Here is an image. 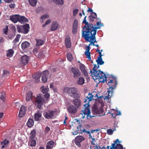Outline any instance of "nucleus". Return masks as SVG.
I'll return each mask as SVG.
<instances>
[{
  "instance_id": "35",
  "label": "nucleus",
  "mask_w": 149,
  "mask_h": 149,
  "mask_svg": "<svg viewBox=\"0 0 149 149\" xmlns=\"http://www.w3.org/2000/svg\"><path fill=\"white\" fill-rule=\"evenodd\" d=\"M98 64L102 65L104 63V62L102 60V58H97V59L96 60Z\"/></svg>"
},
{
  "instance_id": "31",
  "label": "nucleus",
  "mask_w": 149,
  "mask_h": 149,
  "mask_svg": "<svg viewBox=\"0 0 149 149\" xmlns=\"http://www.w3.org/2000/svg\"><path fill=\"white\" fill-rule=\"evenodd\" d=\"M42 117V114L38 112L37 113L35 114L34 119L36 121H38L41 120L40 118Z\"/></svg>"
},
{
  "instance_id": "50",
  "label": "nucleus",
  "mask_w": 149,
  "mask_h": 149,
  "mask_svg": "<svg viewBox=\"0 0 149 149\" xmlns=\"http://www.w3.org/2000/svg\"><path fill=\"white\" fill-rule=\"evenodd\" d=\"M44 96L45 98L48 99L49 98L50 95L48 93H45Z\"/></svg>"
},
{
  "instance_id": "58",
  "label": "nucleus",
  "mask_w": 149,
  "mask_h": 149,
  "mask_svg": "<svg viewBox=\"0 0 149 149\" xmlns=\"http://www.w3.org/2000/svg\"><path fill=\"white\" fill-rule=\"evenodd\" d=\"M50 130V128L48 127L47 126L46 127V129H45V131L46 132H48Z\"/></svg>"
},
{
  "instance_id": "7",
  "label": "nucleus",
  "mask_w": 149,
  "mask_h": 149,
  "mask_svg": "<svg viewBox=\"0 0 149 149\" xmlns=\"http://www.w3.org/2000/svg\"><path fill=\"white\" fill-rule=\"evenodd\" d=\"M29 26L28 24L24 25L17 26V29L18 32L24 34H26L29 31Z\"/></svg>"
},
{
  "instance_id": "48",
  "label": "nucleus",
  "mask_w": 149,
  "mask_h": 149,
  "mask_svg": "<svg viewBox=\"0 0 149 149\" xmlns=\"http://www.w3.org/2000/svg\"><path fill=\"white\" fill-rule=\"evenodd\" d=\"M96 52H98L99 54V56L98 58H102V54L101 52H100V50L98 48H97Z\"/></svg>"
},
{
  "instance_id": "10",
  "label": "nucleus",
  "mask_w": 149,
  "mask_h": 149,
  "mask_svg": "<svg viewBox=\"0 0 149 149\" xmlns=\"http://www.w3.org/2000/svg\"><path fill=\"white\" fill-rule=\"evenodd\" d=\"M103 112V110L102 108H98L97 107H95L93 108L92 112L94 115L98 114L97 115L100 116H102V114Z\"/></svg>"
},
{
  "instance_id": "60",
  "label": "nucleus",
  "mask_w": 149,
  "mask_h": 149,
  "mask_svg": "<svg viewBox=\"0 0 149 149\" xmlns=\"http://www.w3.org/2000/svg\"><path fill=\"white\" fill-rule=\"evenodd\" d=\"M87 12H91V13H94V12H93V10L91 9L90 8H88V9L87 10Z\"/></svg>"
},
{
  "instance_id": "24",
  "label": "nucleus",
  "mask_w": 149,
  "mask_h": 149,
  "mask_svg": "<svg viewBox=\"0 0 149 149\" xmlns=\"http://www.w3.org/2000/svg\"><path fill=\"white\" fill-rule=\"evenodd\" d=\"M54 144V142L52 140L49 141L47 143L46 146V149H52Z\"/></svg>"
},
{
  "instance_id": "13",
  "label": "nucleus",
  "mask_w": 149,
  "mask_h": 149,
  "mask_svg": "<svg viewBox=\"0 0 149 149\" xmlns=\"http://www.w3.org/2000/svg\"><path fill=\"white\" fill-rule=\"evenodd\" d=\"M77 108L74 105H72L69 106L67 108L68 111L69 113L72 115L75 114L77 112Z\"/></svg>"
},
{
  "instance_id": "61",
  "label": "nucleus",
  "mask_w": 149,
  "mask_h": 149,
  "mask_svg": "<svg viewBox=\"0 0 149 149\" xmlns=\"http://www.w3.org/2000/svg\"><path fill=\"white\" fill-rule=\"evenodd\" d=\"M78 133V132H77V131H74V132H72V134H73V135H77Z\"/></svg>"
},
{
  "instance_id": "51",
  "label": "nucleus",
  "mask_w": 149,
  "mask_h": 149,
  "mask_svg": "<svg viewBox=\"0 0 149 149\" xmlns=\"http://www.w3.org/2000/svg\"><path fill=\"white\" fill-rule=\"evenodd\" d=\"M96 64L94 65V66L93 69V71H92V73H95V72H96L97 70L96 69Z\"/></svg>"
},
{
  "instance_id": "15",
  "label": "nucleus",
  "mask_w": 149,
  "mask_h": 149,
  "mask_svg": "<svg viewBox=\"0 0 149 149\" xmlns=\"http://www.w3.org/2000/svg\"><path fill=\"white\" fill-rule=\"evenodd\" d=\"M49 74V72L48 70H46L43 72L42 75V81L43 83H45L47 81V76Z\"/></svg>"
},
{
  "instance_id": "1",
  "label": "nucleus",
  "mask_w": 149,
  "mask_h": 149,
  "mask_svg": "<svg viewBox=\"0 0 149 149\" xmlns=\"http://www.w3.org/2000/svg\"><path fill=\"white\" fill-rule=\"evenodd\" d=\"M86 16L85 17L83 22V23L85 24V25L83 28L82 37L84 38L86 41L90 42V43L86 48L85 53V55L88 54H90L89 52L90 46L91 44L94 46V43L96 42L95 35L96 34L97 30L100 29L101 27L103 26L102 23L99 22H97L95 26H93L91 24H88V22H87L86 20Z\"/></svg>"
},
{
  "instance_id": "55",
  "label": "nucleus",
  "mask_w": 149,
  "mask_h": 149,
  "mask_svg": "<svg viewBox=\"0 0 149 149\" xmlns=\"http://www.w3.org/2000/svg\"><path fill=\"white\" fill-rule=\"evenodd\" d=\"M117 139H118V142H117V143H115V146H117V144H120V143H121V142H122V141H119V140L118 139H116L115 141H114V143H115V142L116 141V140H117Z\"/></svg>"
},
{
  "instance_id": "11",
  "label": "nucleus",
  "mask_w": 149,
  "mask_h": 149,
  "mask_svg": "<svg viewBox=\"0 0 149 149\" xmlns=\"http://www.w3.org/2000/svg\"><path fill=\"white\" fill-rule=\"evenodd\" d=\"M30 58L26 55H24L21 58V63L22 66L26 65L29 62Z\"/></svg>"
},
{
  "instance_id": "4",
  "label": "nucleus",
  "mask_w": 149,
  "mask_h": 149,
  "mask_svg": "<svg viewBox=\"0 0 149 149\" xmlns=\"http://www.w3.org/2000/svg\"><path fill=\"white\" fill-rule=\"evenodd\" d=\"M109 86V88L111 89L110 91H108V95L106 96V98L109 99L112 96V94L113 93V91L116 88L117 84V81L116 79H115L113 80L110 79L108 81L107 84Z\"/></svg>"
},
{
  "instance_id": "12",
  "label": "nucleus",
  "mask_w": 149,
  "mask_h": 149,
  "mask_svg": "<svg viewBox=\"0 0 149 149\" xmlns=\"http://www.w3.org/2000/svg\"><path fill=\"white\" fill-rule=\"evenodd\" d=\"M54 111L52 110H50L44 113V116L46 119H49L53 118L54 116Z\"/></svg>"
},
{
  "instance_id": "14",
  "label": "nucleus",
  "mask_w": 149,
  "mask_h": 149,
  "mask_svg": "<svg viewBox=\"0 0 149 149\" xmlns=\"http://www.w3.org/2000/svg\"><path fill=\"white\" fill-rule=\"evenodd\" d=\"M84 138L81 136H77L75 139L74 142L79 147L81 146L80 143L84 140Z\"/></svg>"
},
{
  "instance_id": "2",
  "label": "nucleus",
  "mask_w": 149,
  "mask_h": 149,
  "mask_svg": "<svg viewBox=\"0 0 149 149\" xmlns=\"http://www.w3.org/2000/svg\"><path fill=\"white\" fill-rule=\"evenodd\" d=\"M93 96H94L92 95V93H89L88 96L86 97V99L84 101L86 103L84 105L85 109L84 110L81 111L80 113L82 115L83 118L85 117L86 115L87 119H89L92 117L96 116H91L90 115L91 111L89 103V102L91 101L93 99Z\"/></svg>"
},
{
  "instance_id": "21",
  "label": "nucleus",
  "mask_w": 149,
  "mask_h": 149,
  "mask_svg": "<svg viewBox=\"0 0 149 149\" xmlns=\"http://www.w3.org/2000/svg\"><path fill=\"white\" fill-rule=\"evenodd\" d=\"M65 43L66 47L68 48H70L71 47V43L70 38L69 36H66V38L65 40Z\"/></svg>"
},
{
  "instance_id": "45",
  "label": "nucleus",
  "mask_w": 149,
  "mask_h": 149,
  "mask_svg": "<svg viewBox=\"0 0 149 149\" xmlns=\"http://www.w3.org/2000/svg\"><path fill=\"white\" fill-rule=\"evenodd\" d=\"M107 134L109 135H111L113 134V131L112 129H108L107 131Z\"/></svg>"
},
{
  "instance_id": "56",
  "label": "nucleus",
  "mask_w": 149,
  "mask_h": 149,
  "mask_svg": "<svg viewBox=\"0 0 149 149\" xmlns=\"http://www.w3.org/2000/svg\"><path fill=\"white\" fill-rule=\"evenodd\" d=\"M1 99L3 101H4L5 100V97L4 96L3 94H2L1 95V97H0Z\"/></svg>"
},
{
  "instance_id": "40",
  "label": "nucleus",
  "mask_w": 149,
  "mask_h": 149,
  "mask_svg": "<svg viewBox=\"0 0 149 149\" xmlns=\"http://www.w3.org/2000/svg\"><path fill=\"white\" fill-rule=\"evenodd\" d=\"M41 75V74L40 73H36L33 76V77H34L35 79H38L40 78Z\"/></svg>"
},
{
  "instance_id": "59",
  "label": "nucleus",
  "mask_w": 149,
  "mask_h": 149,
  "mask_svg": "<svg viewBox=\"0 0 149 149\" xmlns=\"http://www.w3.org/2000/svg\"><path fill=\"white\" fill-rule=\"evenodd\" d=\"M33 52L35 55H36V54H37L38 53V52L37 51V49L36 48L33 49Z\"/></svg>"
},
{
  "instance_id": "8",
  "label": "nucleus",
  "mask_w": 149,
  "mask_h": 149,
  "mask_svg": "<svg viewBox=\"0 0 149 149\" xmlns=\"http://www.w3.org/2000/svg\"><path fill=\"white\" fill-rule=\"evenodd\" d=\"M70 72L73 77L75 79H78L80 77L81 74V72L79 69L76 67L72 68Z\"/></svg>"
},
{
  "instance_id": "46",
  "label": "nucleus",
  "mask_w": 149,
  "mask_h": 149,
  "mask_svg": "<svg viewBox=\"0 0 149 149\" xmlns=\"http://www.w3.org/2000/svg\"><path fill=\"white\" fill-rule=\"evenodd\" d=\"M49 91V88H46L45 89L42 90V92L43 94L45 93L48 92Z\"/></svg>"
},
{
  "instance_id": "34",
  "label": "nucleus",
  "mask_w": 149,
  "mask_h": 149,
  "mask_svg": "<svg viewBox=\"0 0 149 149\" xmlns=\"http://www.w3.org/2000/svg\"><path fill=\"white\" fill-rule=\"evenodd\" d=\"M36 131L34 130L31 131L30 133V139H33L34 138L36 135Z\"/></svg>"
},
{
  "instance_id": "30",
  "label": "nucleus",
  "mask_w": 149,
  "mask_h": 149,
  "mask_svg": "<svg viewBox=\"0 0 149 149\" xmlns=\"http://www.w3.org/2000/svg\"><path fill=\"white\" fill-rule=\"evenodd\" d=\"M30 44L27 42H23L22 44V47L23 50H24L29 47V46Z\"/></svg>"
},
{
  "instance_id": "23",
  "label": "nucleus",
  "mask_w": 149,
  "mask_h": 149,
  "mask_svg": "<svg viewBox=\"0 0 149 149\" xmlns=\"http://www.w3.org/2000/svg\"><path fill=\"white\" fill-rule=\"evenodd\" d=\"M19 15H12L10 17V20L13 22L15 23L18 22Z\"/></svg>"
},
{
  "instance_id": "5",
  "label": "nucleus",
  "mask_w": 149,
  "mask_h": 149,
  "mask_svg": "<svg viewBox=\"0 0 149 149\" xmlns=\"http://www.w3.org/2000/svg\"><path fill=\"white\" fill-rule=\"evenodd\" d=\"M67 92L69 96L74 98L79 99L80 98V96L76 88L73 87L69 88L67 89Z\"/></svg>"
},
{
  "instance_id": "62",
  "label": "nucleus",
  "mask_w": 149,
  "mask_h": 149,
  "mask_svg": "<svg viewBox=\"0 0 149 149\" xmlns=\"http://www.w3.org/2000/svg\"><path fill=\"white\" fill-rule=\"evenodd\" d=\"M121 113L120 111H117L116 113V115H121Z\"/></svg>"
},
{
  "instance_id": "54",
  "label": "nucleus",
  "mask_w": 149,
  "mask_h": 149,
  "mask_svg": "<svg viewBox=\"0 0 149 149\" xmlns=\"http://www.w3.org/2000/svg\"><path fill=\"white\" fill-rule=\"evenodd\" d=\"M15 6L16 5L14 3H10V8H14L15 7Z\"/></svg>"
},
{
  "instance_id": "39",
  "label": "nucleus",
  "mask_w": 149,
  "mask_h": 149,
  "mask_svg": "<svg viewBox=\"0 0 149 149\" xmlns=\"http://www.w3.org/2000/svg\"><path fill=\"white\" fill-rule=\"evenodd\" d=\"M36 57L40 58L43 57L44 56L43 52H40L38 53H37V54H36Z\"/></svg>"
},
{
  "instance_id": "6",
  "label": "nucleus",
  "mask_w": 149,
  "mask_h": 149,
  "mask_svg": "<svg viewBox=\"0 0 149 149\" xmlns=\"http://www.w3.org/2000/svg\"><path fill=\"white\" fill-rule=\"evenodd\" d=\"M34 102L36 103L35 104L37 107L39 109H40L45 102V100L40 94H38L37 95Z\"/></svg>"
},
{
  "instance_id": "3",
  "label": "nucleus",
  "mask_w": 149,
  "mask_h": 149,
  "mask_svg": "<svg viewBox=\"0 0 149 149\" xmlns=\"http://www.w3.org/2000/svg\"><path fill=\"white\" fill-rule=\"evenodd\" d=\"M90 73H91V76L95 77V79H99V82L104 83L107 81L105 74L102 71L100 70L97 71L96 72H95L94 73H92V71L91 70Z\"/></svg>"
},
{
  "instance_id": "57",
  "label": "nucleus",
  "mask_w": 149,
  "mask_h": 149,
  "mask_svg": "<svg viewBox=\"0 0 149 149\" xmlns=\"http://www.w3.org/2000/svg\"><path fill=\"white\" fill-rule=\"evenodd\" d=\"M11 29L14 32L16 31V28L15 26L13 25H11Z\"/></svg>"
},
{
  "instance_id": "64",
  "label": "nucleus",
  "mask_w": 149,
  "mask_h": 149,
  "mask_svg": "<svg viewBox=\"0 0 149 149\" xmlns=\"http://www.w3.org/2000/svg\"><path fill=\"white\" fill-rule=\"evenodd\" d=\"M81 125H79V126L77 127L78 130H80V129H81L80 128H81Z\"/></svg>"
},
{
  "instance_id": "9",
  "label": "nucleus",
  "mask_w": 149,
  "mask_h": 149,
  "mask_svg": "<svg viewBox=\"0 0 149 149\" xmlns=\"http://www.w3.org/2000/svg\"><path fill=\"white\" fill-rule=\"evenodd\" d=\"M89 18L88 21L89 22H93L95 19H96L97 20H98V19L99 20L98 21H97V22H100V23H102L101 22L100 20L99 19V18H97V14L95 13H91L90 15L88 17ZM88 24H91V23H88ZM94 26H95V25L97 24H95L94 25L93 24L91 23Z\"/></svg>"
},
{
  "instance_id": "20",
  "label": "nucleus",
  "mask_w": 149,
  "mask_h": 149,
  "mask_svg": "<svg viewBox=\"0 0 149 149\" xmlns=\"http://www.w3.org/2000/svg\"><path fill=\"white\" fill-rule=\"evenodd\" d=\"M72 103L76 107L77 109L79 108L81 104V100L79 99H74L72 101Z\"/></svg>"
},
{
  "instance_id": "26",
  "label": "nucleus",
  "mask_w": 149,
  "mask_h": 149,
  "mask_svg": "<svg viewBox=\"0 0 149 149\" xmlns=\"http://www.w3.org/2000/svg\"><path fill=\"white\" fill-rule=\"evenodd\" d=\"M32 93L31 91H29L26 94V100L29 101L32 100Z\"/></svg>"
},
{
  "instance_id": "22",
  "label": "nucleus",
  "mask_w": 149,
  "mask_h": 149,
  "mask_svg": "<svg viewBox=\"0 0 149 149\" xmlns=\"http://www.w3.org/2000/svg\"><path fill=\"white\" fill-rule=\"evenodd\" d=\"M58 24L56 21H53L52 22V25L51 28V30L52 31H54L56 30L58 28Z\"/></svg>"
},
{
  "instance_id": "63",
  "label": "nucleus",
  "mask_w": 149,
  "mask_h": 149,
  "mask_svg": "<svg viewBox=\"0 0 149 149\" xmlns=\"http://www.w3.org/2000/svg\"><path fill=\"white\" fill-rule=\"evenodd\" d=\"M3 113L2 112H1L0 113V119L3 116Z\"/></svg>"
},
{
  "instance_id": "38",
  "label": "nucleus",
  "mask_w": 149,
  "mask_h": 149,
  "mask_svg": "<svg viewBox=\"0 0 149 149\" xmlns=\"http://www.w3.org/2000/svg\"><path fill=\"white\" fill-rule=\"evenodd\" d=\"M67 58L68 61H72L73 58L72 54L70 53H68L67 55Z\"/></svg>"
},
{
  "instance_id": "19",
  "label": "nucleus",
  "mask_w": 149,
  "mask_h": 149,
  "mask_svg": "<svg viewBox=\"0 0 149 149\" xmlns=\"http://www.w3.org/2000/svg\"><path fill=\"white\" fill-rule=\"evenodd\" d=\"M118 140L117 139L115 142V143L112 144L111 147L110 148V149H123V146L121 144H119L117 145L116 146H115V143H116L117 142H118Z\"/></svg>"
},
{
  "instance_id": "43",
  "label": "nucleus",
  "mask_w": 149,
  "mask_h": 149,
  "mask_svg": "<svg viewBox=\"0 0 149 149\" xmlns=\"http://www.w3.org/2000/svg\"><path fill=\"white\" fill-rule=\"evenodd\" d=\"M52 20L51 19H48L45 22V24L42 25V27H44L45 26V25L49 24L51 22Z\"/></svg>"
},
{
  "instance_id": "17",
  "label": "nucleus",
  "mask_w": 149,
  "mask_h": 149,
  "mask_svg": "<svg viewBox=\"0 0 149 149\" xmlns=\"http://www.w3.org/2000/svg\"><path fill=\"white\" fill-rule=\"evenodd\" d=\"M79 68L81 71L85 76L87 77L88 76V73L87 70H86V67L84 65L81 64L79 65Z\"/></svg>"
},
{
  "instance_id": "44",
  "label": "nucleus",
  "mask_w": 149,
  "mask_h": 149,
  "mask_svg": "<svg viewBox=\"0 0 149 149\" xmlns=\"http://www.w3.org/2000/svg\"><path fill=\"white\" fill-rule=\"evenodd\" d=\"M20 35L18 34L15 40H13L14 42H17L19 41V38L20 37Z\"/></svg>"
},
{
  "instance_id": "49",
  "label": "nucleus",
  "mask_w": 149,
  "mask_h": 149,
  "mask_svg": "<svg viewBox=\"0 0 149 149\" xmlns=\"http://www.w3.org/2000/svg\"><path fill=\"white\" fill-rule=\"evenodd\" d=\"M79 11V10L77 9H75L73 10V15L74 16L76 15L77 14V13Z\"/></svg>"
},
{
  "instance_id": "18",
  "label": "nucleus",
  "mask_w": 149,
  "mask_h": 149,
  "mask_svg": "<svg viewBox=\"0 0 149 149\" xmlns=\"http://www.w3.org/2000/svg\"><path fill=\"white\" fill-rule=\"evenodd\" d=\"M26 110V108L24 105H22L19 110V116L21 117H23L25 113V111Z\"/></svg>"
},
{
  "instance_id": "41",
  "label": "nucleus",
  "mask_w": 149,
  "mask_h": 149,
  "mask_svg": "<svg viewBox=\"0 0 149 149\" xmlns=\"http://www.w3.org/2000/svg\"><path fill=\"white\" fill-rule=\"evenodd\" d=\"M8 25H6L5 26V27L3 28V33L6 35H7V33L8 32Z\"/></svg>"
},
{
  "instance_id": "47",
  "label": "nucleus",
  "mask_w": 149,
  "mask_h": 149,
  "mask_svg": "<svg viewBox=\"0 0 149 149\" xmlns=\"http://www.w3.org/2000/svg\"><path fill=\"white\" fill-rule=\"evenodd\" d=\"M49 17V15H48L46 14H45V15H43L41 17V19L43 20V19H45L46 18H48Z\"/></svg>"
},
{
  "instance_id": "37",
  "label": "nucleus",
  "mask_w": 149,
  "mask_h": 149,
  "mask_svg": "<svg viewBox=\"0 0 149 149\" xmlns=\"http://www.w3.org/2000/svg\"><path fill=\"white\" fill-rule=\"evenodd\" d=\"M37 43L36 45L37 46H40L43 44V41L42 40H36Z\"/></svg>"
},
{
  "instance_id": "16",
  "label": "nucleus",
  "mask_w": 149,
  "mask_h": 149,
  "mask_svg": "<svg viewBox=\"0 0 149 149\" xmlns=\"http://www.w3.org/2000/svg\"><path fill=\"white\" fill-rule=\"evenodd\" d=\"M78 22L77 19H75L73 23L72 33L75 34L77 32L78 29Z\"/></svg>"
},
{
  "instance_id": "32",
  "label": "nucleus",
  "mask_w": 149,
  "mask_h": 149,
  "mask_svg": "<svg viewBox=\"0 0 149 149\" xmlns=\"http://www.w3.org/2000/svg\"><path fill=\"white\" fill-rule=\"evenodd\" d=\"M36 144V140L33 139H31L29 142V144L31 147L34 146Z\"/></svg>"
},
{
  "instance_id": "27",
  "label": "nucleus",
  "mask_w": 149,
  "mask_h": 149,
  "mask_svg": "<svg viewBox=\"0 0 149 149\" xmlns=\"http://www.w3.org/2000/svg\"><path fill=\"white\" fill-rule=\"evenodd\" d=\"M77 81V84L78 85H82L84 83L85 80L84 78L82 77H79Z\"/></svg>"
},
{
  "instance_id": "52",
  "label": "nucleus",
  "mask_w": 149,
  "mask_h": 149,
  "mask_svg": "<svg viewBox=\"0 0 149 149\" xmlns=\"http://www.w3.org/2000/svg\"><path fill=\"white\" fill-rule=\"evenodd\" d=\"M14 53V50L12 49H10V57L13 56Z\"/></svg>"
},
{
  "instance_id": "29",
  "label": "nucleus",
  "mask_w": 149,
  "mask_h": 149,
  "mask_svg": "<svg viewBox=\"0 0 149 149\" xmlns=\"http://www.w3.org/2000/svg\"><path fill=\"white\" fill-rule=\"evenodd\" d=\"M34 124V122L33 119H29L28 120L27 123V125L29 127H32Z\"/></svg>"
},
{
  "instance_id": "36",
  "label": "nucleus",
  "mask_w": 149,
  "mask_h": 149,
  "mask_svg": "<svg viewBox=\"0 0 149 149\" xmlns=\"http://www.w3.org/2000/svg\"><path fill=\"white\" fill-rule=\"evenodd\" d=\"M54 2L56 4L59 5H62L63 3V0H53Z\"/></svg>"
},
{
  "instance_id": "28",
  "label": "nucleus",
  "mask_w": 149,
  "mask_h": 149,
  "mask_svg": "<svg viewBox=\"0 0 149 149\" xmlns=\"http://www.w3.org/2000/svg\"><path fill=\"white\" fill-rule=\"evenodd\" d=\"M9 141L6 139L4 140L3 141H1V145H2L1 147V148L3 149V148H5L6 149L7 145L9 143Z\"/></svg>"
},
{
  "instance_id": "53",
  "label": "nucleus",
  "mask_w": 149,
  "mask_h": 149,
  "mask_svg": "<svg viewBox=\"0 0 149 149\" xmlns=\"http://www.w3.org/2000/svg\"><path fill=\"white\" fill-rule=\"evenodd\" d=\"M87 56V57L88 58V60L89 61H91L92 63H93V61L91 60V55L90 54H88L86 55Z\"/></svg>"
},
{
  "instance_id": "33",
  "label": "nucleus",
  "mask_w": 149,
  "mask_h": 149,
  "mask_svg": "<svg viewBox=\"0 0 149 149\" xmlns=\"http://www.w3.org/2000/svg\"><path fill=\"white\" fill-rule=\"evenodd\" d=\"M29 4L32 6H35L36 5L37 0H28Z\"/></svg>"
},
{
  "instance_id": "25",
  "label": "nucleus",
  "mask_w": 149,
  "mask_h": 149,
  "mask_svg": "<svg viewBox=\"0 0 149 149\" xmlns=\"http://www.w3.org/2000/svg\"><path fill=\"white\" fill-rule=\"evenodd\" d=\"M18 22L21 23H24V22H28V19L23 16H21L19 15Z\"/></svg>"
},
{
  "instance_id": "42",
  "label": "nucleus",
  "mask_w": 149,
  "mask_h": 149,
  "mask_svg": "<svg viewBox=\"0 0 149 149\" xmlns=\"http://www.w3.org/2000/svg\"><path fill=\"white\" fill-rule=\"evenodd\" d=\"M8 73V71L6 70H3V73L1 74L2 77L6 76Z\"/></svg>"
}]
</instances>
